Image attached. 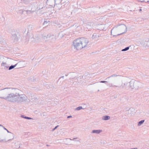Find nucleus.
<instances>
[{"mask_svg":"<svg viewBox=\"0 0 149 149\" xmlns=\"http://www.w3.org/2000/svg\"><path fill=\"white\" fill-rule=\"evenodd\" d=\"M89 42V40L86 38H79L73 41L72 47L77 50H81L84 48L87 49L89 47L88 45Z\"/></svg>","mask_w":149,"mask_h":149,"instance_id":"nucleus-1","label":"nucleus"},{"mask_svg":"<svg viewBox=\"0 0 149 149\" xmlns=\"http://www.w3.org/2000/svg\"><path fill=\"white\" fill-rule=\"evenodd\" d=\"M10 89H15L16 91V92L19 91V90L16 88H5L3 89L5 90L3 92V93L5 95H8V96L6 97H0V98L4 99L7 101L11 102H16V97H17L16 95V93H10Z\"/></svg>","mask_w":149,"mask_h":149,"instance_id":"nucleus-2","label":"nucleus"},{"mask_svg":"<svg viewBox=\"0 0 149 149\" xmlns=\"http://www.w3.org/2000/svg\"><path fill=\"white\" fill-rule=\"evenodd\" d=\"M128 83V89L132 90L135 88L137 89L142 86V84L140 82L132 79Z\"/></svg>","mask_w":149,"mask_h":149,"instance_id":"nucleus-3","label":"nucleus"},{"mask_svg":"<svg viewBox=\"0 0 149 149\" xmlns=\"http://www.w3.org/2000/svg\"><path fill=\"white\" fill-rule=\"evenodd\" d=\"M41 38L46 42L49 41L50 42H52L56 40L55 36L52 33H49L47 34L45 33H43L41 34Z\"/></svg>","mask_w":149,"mask_h":149,"instance_id":"nucleus-4","label":"nucleus"},{"mask_svg":"<svg viewBox=\"0 0 149 149\" xmlns=\"http://www.w3.org/2000/svg\"><path fill=\"white\" fill-rule=\"evenodd\" d=\"M16 95L17 97H16V102L18 103H21L26 101L27 99V97L25 94H19V93L17 92H16Z\"/></svg>","mask_w":149,"mask_h":149,"instance_id":"nucleus-5","label":"nucleus"},{"mask_svg":"<svg viewBox=\"0 0 149 149\" xmlns=\"http://www.w3.org/2000/svg\"><path fill=\"white\" fill-rule=\"evenodd\" d=\"M20 36L19 33L16 31L14 33L12 34L11 39L14 42H17L19 39V37Z\"/></svg>","mask_w":149,"mask_h":149,"instance_id":"nucleus-6","label":"nucleus"},{"mask_svg":"<svg viewBox=\"0 0 149 149\" xmlns=\"http://www.w3.org/2000/svg\"><path fill=\"white\" fill-rule=\"evenodd\" d=\"M58 0H47L46 3L52 7L55 6V4Z\"/></svg>","mask_w":149,"mask_h":149,"instance_id":"nucleus-7","label":"nucleus"},{"mask_svg":"<svg viewBox=\"0 0 149 149\" xmlns=\"http://www.w3.org/2000/svg\"><path fill=\"white\" fill-rule=\"evenodd\" d=\"M121 26L120 27V29H124V31L123 32H122V33H120V34H117L116 35H113V36H119L120 35H122V34L126 33L127 31V27L126 26V25L124 24H122L121 25Z\"/></svg>","mask_w":149,"mask_h":149,"instance_id":"nucleus-8","label":"nucleus"},{"mask_svg":"<svg viewBox=\"0 0 149 149\" xmlns=\"http://www.w3.org/2000/svg\"><path fill=\"white\" fill-rule=\"evenodd\" d=\"M91 23L90 22H88L85 25L84 29L86 31H91L93 29V26Z\"/></svg>","mask_w":149,"mask_h":149,"instance_id":"nucleus-9","label":"nucleus"},{"mask_svg":"<svg viewBox=\"0 0 149 149\" xmlns=\"http://www.w3.org/2000/svg\"><path fill=\"white\" fill-rule=\"evenodd\" d=\"M128 82H126L124 83H122L121 85L120 86H118V87L120 89L125 88L126 89H128Z\"/></svg>","mask_w":149,"mask_h":149,"instance_id":"nucleus-10","label":"nucleus"},{"mask_svg":"<svg viewBox=\"0 0 149 149\" xmlns=\"http://www.w3.org/2000/svg\"><path fill=\"white\" fill-rule=\"evenodd\" d=\"M61 2V0H58L55 4L54 6H55L58 10H60L62 7L61 4L60 3Z\"/></svg>","mask_w":149,"mask_h":149,"instance_id":"nucleus-11","label":"nucleus"},{"mask_svg":"<svg viewBox=\"0 0 149 149\" xmlns=\"http://www.w3.org/2000/svg\"><path fill=\"white\" fill-rule=\"evenodd\" d=\"M101 37V36L100 34H97V33H94L93 35L92 38L93 39H97Z\"/></svg>","mask_w":149,"mask_h":149,"instance_id":"nucleus-12","label":"nucleus"},{"mask_svg":"<svg viewBox=\"0 0 149 149\" xmlns=\"http://www.w3.org/2000/svg\"><path fill=\"white\" fill-rule=\"evenodd\" d=\"M30 42L32 43H36V39L33 36L31 38H29V40Z\"/></svg>","mask_w":149,"mask_h":149,"instance_id":"nucleus-13","label":"nucleus"},{"mask_svg":"<svg viewBox=\"0 0 149 149\" xmlns=\"http://www.w3.org/2000/svg\"><path fill=\"white\" fill-rule=\"evenodd\" d=\"M33 28L34 27L33 25H29L28 27V31L27 32V34L30 31H31V30L33 29Z\"/></svg>","mask_w":149,"mask_h":149,"instance_id":"nucleus-14","label":"nucleus"},{"mask_svg":"<svg viewBox=\"0 0 149 149\" xmlns=\"http://www.w3.org/2000/svg\"><path fill=\"white\" fill-rule=\"evenodd\" d=\"M110 118V116L108 115L103 116L102 118V119L104 120H109Z\"/></svg>","mask_w":149,"mask_h":149,"instance_id":"nucleus-15","label":"nucleus"},{"mask_svg":"<svg viewBox=\"0 0 149 149\" xmlns=\"http://www.w3.org/2000/svg\"><path fill=\"white\" fill-rule=\"evenodd\" d=\"M1 66H3L4 67V69L5 70L7 69L9 67V66L7 65L6 63L2 62L1 64Z\"/></svg>","mask_w":149,"mask_h":149,"instance_id":"nucleus-16","label":"nucleus"},{"mask_svg":"<svg viewBox=\"0 0 149 149\" xmlns=\"http://www.w3.org/2000/svg\"><path fill=\"white\" fill-rule=\"evenodd\" d=\"M102 131V130H93L92 132V133L99 134Z\"/></svg>","mask_w":149,"mask_h":149,"instance_id":"nucleus-17","label":"nucleus"},{"mask_svg":"<svg viewBox=\"0 0 149 149\" xmlns=\"http://www.w3.org/2000/svg\"><path fill=\"white\" fill-rule=\"evenodd\" d=\"M15 148H20V143L19 141H17L15 143Z\"/></svg>","mask_w":149,"mask_h":149,"instance_id":"nucleus-18","label":"nucleus"},{"mask_svg":"<svg viewBox=\"0 0 149 149\" xmlns=\"http://www.w3.org/2000/svg\"><path fill=\"white\" fill-rule=\"evenodd\" d=\"M144 45L145 47H149V39L148 41H145L144 42Z\"/></svg>","mask_w":149,"mask_h":149,"instance_id":"nucleus-19","label":"nucleus"},{"mask_svg":"<svg viewBox=\"0 0 149 149\" xmlns=\"http://www.w3.org/2000/svg\"><path fill=\"white\" fill-rule=\"evenodd\" d=\"M117 27H114L111 30V34L113 36V35H115L114 33H113V34H112V33H113L115 32V31H116V30H117V29H116V28H117ZM117 34H116V35Z\"/></svg>","mask_w":149,"mask_h":149,"instance_id":"nucleus-20","label":"nucleus"},{"mask_svg":"<svg viewBox=\"0 0 149 149\" xmlns=\"http://www.w3.org/2000/svg\"><path fill=\"white\" fill-rule=\"evenodd\" d=\"M18 63H16L14 65H11L10 66H9L8 70H10L15 67L16 65L18 64Z\"/></svg>","mask_w":149,"mask_h":149,"instance_id":"nucleus-21","label":"nucleus"},{"mask_svg":"<svg viewBox=\"0 0 149 149\" xmlns=\"http://www.w3.org/2000/svg\"><path fill=\"white\" fill-rule=\"evenodd\" d=\"M22 1L25 4H29L30 2H31L32 0H22Z\"/></svg>","mask_w":149,"mask_h":149,"instance_id":"nucleus-22","label":"nucleus"},{"mask_svg":"<svg viewBox=\"0 0 149 149\" xmlns=\"http://www.w3.org/2000/svg\"><path fill=\"white\" fill-rule=\"evenodd\" d=\"M106 84L109 87H118V86L113 85L112 84Z\"/></svg>","mask_w":149,"mask_h":149,"instance_id":"nucleus-23","label":"nucleus"},{"mask_svg":"<svg viewBox=\"0 0 149 149\" xmlns=\"http://www.w3.org/2000/svg\"><path fill=\"white\" fill-rule=\"evenodd\" d=\"M145 121V120H142L141 121L139 122L138 123V126H140L142 125Z\"/></svg>","mask_w":149,"mask_h":149,"instance_id":"nucleus-24","label":"nucleus"},{"mask_svg":"<svg viewBox=\"0 0 149 149\" xmlns=\"http://www.w3.org/2000/svg\"><path fill=\"white\" fill-rule=\"evenodd\" d=\"M35 38L36 39V43L39 42L40 41V38L38 37V36H37L36 37H35Z\"/></svg>","mask_w":149,"mask_h":149,"instance_id":"nucleus-25","label":"nucleus"},{"mask_svg":"<svg viewBox=\"0 0 149 149\" xmlns=\"http://www.w3.org/2000/svg\"><path fill=\"white\" fill-rule=\"evenodd\" d=\"M21 117L27 119L28 120H30L32 119V118L30 117L26 116L24 115H22L21 116Z\"/></svg>","mask_w":149,"mask_h":149,"instance_id":"nucleus-26","label":"nucleus"},{"mask_svg":"<svg viewBox=\"0 0 149 149\" xmlns=\"http://www.w3.org/2000/svg\"><path fill=\"white\" fill-rule=\"evenodd\" d=\"M64 34L62 32H61L60 33L58 34V36L60 37L61 38H62L63 37L64 35Z\"/></svg>","mask_w":149,"mask_h":149,"instance_id":"nucleus-27","label":"nucleus"},{"mask_svg":"<svg viewBox=\"0 0 149 149\" xmlns=\"http://www.w3.org/2000/svg\"><path fill=\"white\" fill-rule=\"evenodd\" d=\"M25 11H26V13L27 14H31L33 12H34V11H31V10H25Z\"/></svg>","mask_w":149,"mask_h":149,"instance_id":"nucleus-28","label":"nucleus"},{"mask_svg":"<svg viewBox=\"0 0 149 149\" xmlns=\"http://www.w3.org/2000/svg\"><path fill=\"white\" fill-rule=\"evenodd\" d=\"M130 46L127 47H125V48L123 49L122 50V51L123 52L126 51L128 50L130 48Z\"/></svg>","mask_w":149,"mask_h":149,"instance_id":"nucleus-29","label":"nucleus"},{"mask_svg":"<svg viewBox=\"0 0 149 149\" xmlns=\"http://www.w3.org/2000/svg\"><path fill=\"white\" fill-rule=\"evenodd\" d=\"M83 109V108L82 107L79 106V107H78L76 108L75 109V110H80L81 109Z\"/></svg>","mask_w":149,"mask_h":149,"instance_id":"nucleus-30","label":"nucleus"},{"mask_svg":"<svg viewBox=\"0 0 149 149\" xmlns=\"http://www.w3.org/2000/svg\"><path fill=\"white\" fill-rule=\"evenodd\" d=\"M118 75H116V74H113L111 76H110V77H108L107 78L108 79H109L111 77H117L118 76Z\"/></svg>","mask_w":149,"mask_h":149,"instance_id":"nucleus-31","label":"nucleus"},{"mask_svg":"<svg viewBox=\"0 0 149 149\" xmlns=\"http://www.w3.org/2000/svg\"><path fill=\"white\" fill-rule=\"evenodd\" d=\"M38 10L43 9V10H45L46 9V8L45 7H43L41 8H40V7H38Z\"/></svg>","mask_w":149,"mask_h":149,"instance_id":"nucleus-32","label":"nucleus"},{"mask_svg":"<svg viewBox=\"0 0 149 149\" xmlns=\"http://www.w3.org/2000/svg\"><path fill=\"white\" fill-rule=\"evenodd\" d=\"M25 10H24L25 11ZM24 10H20L19 11V13L21 14H22L24 12Z\"/></svg>","mask_w":149,"mask_h":149,"instance_id":"nucleus-33","label":"nucleus"},{"mask_svg":"<svg viewBox=\"0 0 149 149\" xmlns=\"http://www.w3.org/2000/svg\"><path fill=\"white\" fill-rule=\"evenodd\" d=\"M3 129L5 130H6L7 132H8V133H12L11 132H9L7 129H6L5 127L4 126H3Z\"/></svg>","mask_w":149,"mask_h":149,"instance_id":"nucleus-34","label":"nucleus"},{"mask_svg":"<svg viewBox=\"0 0 149 149\" xmlns=\"http://www.w3.org/2000/svg\"><path fill=\"white\" fill-rule=\"evenodd\" d=\"M59 126L58 125H57L52 130V131H54Z\"/></svg>","mask_w":149,"mask_h":149,"instance_id":"nucleus-35","label":"nucleus"},{"mask_svg":"<svg viewBox=\"0 0 149 149\" xmlns=\"http://www.w3.org/2000/svg\"><path fill=\"white\" fill-rule=\"evenodd\" d=\"M108 82L107 81H100V83H105L106 84V83H107Z\"/></svg>","mask_w":149,"mask_h":149,"instance_id":"nucleus-36","label":"nucleus"},{"mask_svg":"<svg viewBox=\"0 0 149 149\" xmlns=\"http://www.w3.org/2000/svg\"><path fill=\"white\" fill-rule=\"evenodd\" d=\"M48 23V22L47 21H45L43 23V25H45L46 24H47Z\"/></svg>","mask_w":149,"mask_h":149,"instance_id":"nucleus-37","label":"nucleus"},{"mask_svg":"<svg viewBox=\"0 0 149 149\" xmlns=\"http://www.w3.org/2000/svg\"><path fill=\"white\" fill-rule=\"evenodd\" d=\"M71 117H72V116H68L67 118H71Z\"/></svg>","mask_w":149,"mask_h":149,"instance_id":"nucleus-38","label":"nucleus"},{"mask_svg":"<svg viewBox=\"0 0 149 149\" xmlns=\"http://www.w3.org/2000/svg\"><path fill=\"white\" fill-rule=\"evenodd\" d=\"M138 0L139 1L141 2L144 1V0Z\"/></svg>","mask_w":149,"mask_h":149,"instance_id":"nucleus-39","label":"nucleus"},{"mask_svg":"<svg viewBox=\"0 0 149 149\" xmlns=\"http://www.w3.org/2000/svg\"><path fill=\"white\" fill-rule=\"evenodd\" d=\"M13 139V138L12 139H9V140H8V141H11L12 139Z\"/></svg>","mask_w":149,"mask_h":149,"instance_id":"nucleus-40","label":"nucleus"},{"mask_svg":"<svg viewBox=\"0 0 149 149\" xmlns=\"http://www.w3.org/2000/svg\"><path fill=\"white\" fill-rule=\"evenodd\" d=\"M3 140H4L3 139L0 140V142H3Z\"/></svg>","mask_w":149,"mask_h":149,"instance_id":"nucleus-41","label":"nucleus"},{"mask_svg":"<svg viewBox=\"0 0 149 149\" xmlns=\"http://www.w3.org/2000/svg\"><path fill=\"white\" fill-rule=\"evenodd\" d=\"M64 77L63 76H62V77H60V78H59V79H61V78H62L63 79V78H64Z\"/></svg>","mask_w":149,"mask_h":149,"instance_id":"nucleus-42","label":"nucleus"},{"mask_svg":"<svg viewBox=\"0 0 149 149\" xmlns=\"http://www.w3.org/2000/svg\"><path fill=\"white\" fill-rule=\"evenodd\" d=\"M0 126L3 127V126L2 125L0 124Z\"/></svg>","mask_w":149,"mask_h":149,"instance_id":"nucleus-43","label":"nucleus"},{"mask_svg":"<svg viewBox=\"0 0 149 149\" xmlns=\"http://www.w3.org/2000/svg\"><path fill=\"white\" fill-rule=\"evenodd\" d=\"M77 139V138H73L72 140H74V139Z\"/></svg>","mask_w":149,"mask_h":149,"instance_id":"nucleus-44","label":"nucleus"},{"mask_svg":"<svg viewBox=\"0 0 149 149\" xmlns=\"http://www.w3.org/2000/svg\"><path fill=\"white\" fill-rule=\"evenodd\" d=\"M66 139H69L70 140H72V139H70V138H67Z\"/></svg>","mask_w":149,"mask_h":149,"instance_id":"nucleus-45","label":"nucleus"},{"mask_svg":"<svg viewBox=\"0 0 149 149\" xmlns=\"http://www.w3.org/2000/svg\"><path fill=\"white\" fill-rule=\"evenodd\" d=\"M46 146H50L49 145H48V144L46 145Z\"/></svg>","mask_w":149,"mask_h":149,"instance_id":"nucleus-46","label":"nucleus"},{"mask_svg":"<svg viewBox=\"0 0 149 149\" xmlns=\"http://www.w3.org/2000/svg\"><path fill=\"white\" fill-rule=\"evenodd\" d=\"M139 10L140 11H141L142 10H141V9H139Z\"/></svg>","mask_w":149,"mask_h":149,"instance_id":"nucleus-47","label":"nucleus"},{"mask_svg":"<svg viewBox=\"0 0 149 149\" xmlns=\"http://www.w3.org/2000/svg\"><path fill=\"white\" fill-rule=\"evenodd\" d=\"M68 74H66L65 75V76H68Z\"/></svg>","mask_w":149,"mask_h":149,"instance_id":"nucleus-48","label":"nucleus"},{"mask_svg":"<svg viewBox=\"0 0 149 149\" xmlns=\"http://www.w3.org/2000/svg\"><path fill=\"white\" fill-rule=\"evenodd\" d=\"M78 78H79V77H77V78H76V79H77V80H78Z\"/></svg>","mask_w":149,"mask_h":149,"instance_id":"nucleus-49","label":"nucleus"},{"mask_svg":"<svg viewBox=\"0 0 149 149\" xmlns=\"http://www.w3.org/2000/svg\"><path fill=\"white\" fill-rule=\"evenodd\" d=\"M147 2H149V1H147Z\"/></svg>","mask_w":149,"mask_h":149,"instance_id":"nucleus-50","label":"nucleus"},{"mask_svg":"<svg viewBox=\"0 0 149 149\" xmlns=\"http://www.w3.org/2000/svg\"><path fill=\"white\" fill-rule=\"evenodd\" d=\"M74 78H75V77H74V78H72V79H74Z\"/></svg>","mask_w":149,"mask_h":149,"instance_id":"nucleus-51","label":"nucleus"},{"mask_svg":"<svg viewBox=\"0 0 149 149\" xmlns=\"http://www.w3.org/2000/svg\"><path fill=\"white\" fill-rule=\"evenodd\" d=\"M99 91V90H98V91Z\"/></svg>","mask_w":149,"mask_h":149,"instance_id":"nucleus-52","label":"nucleus"}]
</instances>
